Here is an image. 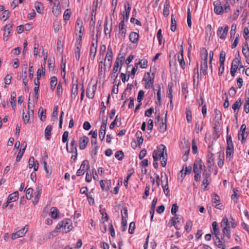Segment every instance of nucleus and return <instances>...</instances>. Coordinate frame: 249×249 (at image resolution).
<instances>
[{
    "mask_svg": "<svg viewBox=\"0 0 249 249\" xmlns=\"http://www.w3.org/2000/svg\"><path fill=\"white\" fill-rule=\"evenodd\" d=\"M158 152L160 157L162 156L167 153L166 147L163 144H160L157 147Z\"/></svg>",
    "mask_w": 249,
    "mask_h": 249,
    "instance_id": "f3484780",
    "label": "nucleus"
},
{
    "mask_svg": "<svg viewBox=\"0 0 249 249\" xmlns=\"http://www.w3.org/2000/svg\"><path fill=\"white\" fill-rule=\"evenodd\" d=\"M135 136L137 138V141L138 145L139 146H140V145L142 144L143 141L142 132L140 131V130H138L135 134Z\"/></svg>",
    "mask_w": 249,
    "mask_h": 249,
    "instance_id": "aec40b11",
    "label": "nucleus"
},
{
    "mask_svg": "<svg viewBox=\"0 0 249 249\" xmlns=\"http://www.w3.org/2000/svg\"><path fill=\"white\" fill-rule=\"evenodd\" d=\"M40 112V119L42 121H44L46 118V109L44 110L42 107H40L39 109Z\"/></svg>",
    "mask_w": 249,
    "mask_h": 249,
    "instance_id": "72a5a7b5",
    "label": "nucleus"
},
{
    "mask_svg": "<svg viewBox=\"0 0 249 249\" xmlns=\"http://www.w3.org/2000/svg\"><path fill=\"white\" fill-rule=\"evenodd\" d=\"M100 185L103 191H107L111 187V180H101L100 181Z\"/></svg>",
    "mask_w": 249,
    "mask_h": 249,
    "instance_id": "1a4fd4ad",
    "label": "nucleus"
},
{
    "mask_svg": "<svg viewBox=\"0 0 249 249\" xmlns=\"http://www.w3.org/2000/svg\"><path fill=\"white\" fill-rule=\"evenodd\" d=\"M202 166V160L200 159H197L194 164L193 172L194 173L201 172L202 170L203 171Z\"/></svg>",
    "mask_w": 249,
    "mask_h": 249,
    "instance_id": "39448f33",
    "label": "nucleus"
},
{
    "mask_svg": "<svg viewBox=\"0 0 249 249\" xmlns=\"http://www.w3.org/2000/svg\"><path fill=\"white\" fill-rule=\"evenodd\" d=\"M63 93V88L61 82H59L56 88V94L58 97L62 96Z\"/></svg>",
    "mask_w": 249,
    "mask_h": 249,
    "instance_id": "c756f323",
    "label": "nucleus"
},
{
    "mask_svg": "<svg viewBox=\"0 0 249 249\" xmlns=\"http://www.w3.org/2000/svg\"><path fill=\"white\" fill-rule=\"evenodd\" d=\"M121 216L122 218H127L128 217L127 209L126 207H124L121 210Z\"/></svg>",
    "mask_w": 249,
    "mask_h": 249,
    "instance_id": "bf43d9fd",
    "label": "nucleus"
},
{
    "mask_svg": "<svg viewBox=\"0 0 249 249\" xmlns=\"http://www.w3.org/2000/svg\"><path fill=\"white\" fill-rule=\"evenodd\" d=\"M201 61H207L208 52L205 48H202L200 50Z\"/></svg>",
    "mask_w": 249,
    "mask_h": 249,
    "instance_id": "4be33fe9",
    "label": "nucleus"
},
{
    "mask_svg": "<svg viewBox=\"0 0 249 249\" xmlns=\"http://www.w3.org/2000/svg\"><path fill=\"white\" fill-rule=\"evenodd\" d=\"M169 1L165 0L163 8V15L165 17H167L169 14Z\"/></svg>",
    "mask_w": 249,
    "mask_h": 249,
    "instance_id": "393cba45",
    "label": "nucleus"
},
{
    "mask_svg": "<svg viewBox=\"0 0 249 249\" xmlns=\"http://www.w3.org/2000/svg\"><path fill=\"white\" fill-rule=\"evenodd\" d=\"M135 229V224L134 222H132L130 223L129 229H128V232L130 234H132L134 232V231Z\"/></svg>",
    "mask_w": 249,
    "mask_h": 249,
    "instance_id": "774afa93",
    "label": "nucleus"
},
{
    "mask_svg": "<svg viewBox=\"0 0 249 249\" xmlns=\"http://www.w3.org/2000/svg\"><path fill=\"white\" fill-rule=\"evenodd\" d=\"M166 122H167V113L165 115L164 122H163L162 120V122L161 123L160 126L159 128V131L160 132L164 133L167 129V125H166Z\"/></svg>",
    "mask_w": 249,
    "mask_h": 249,
    "instance_id": "dca6fc26",
    "label": "nucleus"
},
{
    "mask_svg": "<svg viewBox=\"0 0 249 249\" xmlns=\"http://www.w3.org/2000/svg\"><path fill=\"white\" fill-rule=\"evenodd\" d=\"M81 33L82 32H79V34H76V36H77V39L75 43V46H82L81 42L83 35Z\"/></svg>",
    "mask_w": 249,
    "mask_h": 249,
    "instance_id": "bb28decb",
    "label": "nucleus"
},
{
    "mask_svg": "<svg viewBox=\"0 0 249 249\" xmlns=\"http://www.w3.org/2000/svg\"><path fill=\"white\" fill-rule=\"evenodd\" d=\"M179 215H175L169 221L168 224L170 227L174 226L177 230H179V228L176 226L177 222H178Z\"/></svg>",
    "mask_w": 249,
    "mask_h": 249,
    "instance_id": "2eb2a0df",
    "label": "nucleus"
},
{
    "mask_svg": "<svg viewBox=\"0 0 249 249\" xmlns=\"http://www.w3.org/2000/svg\"><path fill=\"white\" fill-rule=\"evenodd\" d=\"M81 47L75 46V58L77 60H79L80 56V49Z\"/></svg>",
    "mask_w": 249,
    "mask_h": 249,
    "instance_id": "603ef678",
    "label": "nucleus"
},
{
    "mask_svg": "<svg viewBox=\"0 0 249 249\" xmlns=\"http://www.w3.org/2000/svg\"><path fill=\"white\" fill-rule=\"evenodd\" d=\"M71 16V12L69 9H67L65 11L63 18L65 20H69Z\"/></svg>",
    "mask_w": 249,
    "mask_h": 249,
    "instance_id": "e2e57ef3",
    "label": "nucleus"
},
{
    "mask_svg": "<svg viewBox=\"0 0 249 249\" xmlns=\"http://www.w3.org/2000/svg\"><path fill=\"white\" fill-rule=\"evenodd\" d=\"M42 186H38L36 189V192L35 193V197L33 201L34 204H36L38 202L39 198L40 196Z\"/></svg>",
    "mask_w": 249,
    "mask_h": 249,
    "instance_id": "ddd939ff",
    "label": "nucleus"
},
{
    "mask_svg": "<svg viewBox=\"0 0 249 249\" xmlns=\"http://www.w3.org/2000/svg\"><path fill=\"white\" fill-rule=\"evenodd\" d=\"M25 151L24 149H20L16 158V161L18 162L21 160Z\"/></svg>",
    "mask_w": 249,
    "mask_h": 249,
    "instance_id": "69168bd1",
    "label": "nucleus"
},
{
    "mask_svg": "<svg viewBox=\"0 0 249 249\" xmlns=\"http://www.w3.org/2000/svg\"><path fill=\"white\" fill-rule=\"evenodd\" d=\"M241 105H242L241 100V99H239L232 105V108L234 110V112H235L236 110H238L240 108Z\"/></svg>",
    "mask_w": 249,
    "mask_h": 249,
    "instance_id": "cd10ccee",
    "label": "nucleus"
},
{
    "mask_svg": "<svg viewBox=\"0 0 249 249\" xmlns=\"http://www.w3.org/2000/svg\"><path fill=\"white\" fill-rule=\"evenodd\" d=\"M52 130V127L50 125H47L45 128V137L47 140H49L51 138Z\"/></svg>",
    "mask_w": 249,
    "mask_h": 249,
    "instance_id": "412c9836",
    "label": "nucleus"
},
{
    "mask_svg": "<svg viewBox=\"0 0 249 249\" xmlns=\"http://www.w3.org/2000/svg\"><path fill=\"white\" fill-rule=\"evenodd\" d=\"M202 177L203 178L202 185H204V190H206L207 186L209 185L211 181V172L207 171L206 169L203 170Z\"/></svg>",
    "mask_w": 249,
    "mask_h": 249,
    "instance_id": "7ed1b4c3",
    "label": "nucleus"
},
{
    "mask_svg": "<svg viewBox=\"0 0 249 249\" xmlns=\"http://www.w3.org/2000/svg\"><path fill=\"white\" fill-rule=\"evenodd\" d=\"M97 46V39L93 38V40H92L90 49V57L92 60H93L95 57Z\"/></svg>",
    "mask_w": 249,
    "mask_h": 249,
    "instance_id": "20e7f679",
    "label": "nucleus"
},
{
    "mask_svg": "<svg viewBox=\"0 0 249 249\" xmlns=\"http://www.w3.org/2000/svg\"><path fill=\"white\" fill-rule=\"evenodd\" d=\"M240 63V60L234 59L232 62L231 68H234L235 69H237Z\"/></svg>",
    "mask_w": 249,
    "mask_h": 249,
    "instance_id": "864d4df0",
    "label": "nucleus"
},
{
    "mask_svg": "<svg viewBox=\"0 0 249 249\" xmlns=\"http://www.w3.org/2000/svg\"><path fill=\"white\" fill-rule=\"evenodd\" d=\"M131 4L129 3V2L126 1L124 3V8H125V15H124V14L122 15L123 16V19H122L121 22L119 24V28L120 30H123L124 29V21H127L130 12L131 10Z\"/></svg>",
    "mask_w": 249,
    "mask_h": 249,
    "instance_id": "f03ea898",
    "label": "nucleus"
},
{
    "mask_svg": "<svg viewBox=\"0 0 249 249\" xmlns=\"http://www.w3.org/2000/svg\"><path fill=\"white\" fill-rule=\"evenodd\" d=\"M185 171L184 172V176L187 174H190L191 172L192 171V167L191 166H188L187 167L186 165L183 166L182 169L181 170V172L182 173V177H183V171Z\"/></svg>",
    "mask_w": 249,
    "mask_h": 249,
    "instance_id": "f704fd0d",
    "label": "nucleus"
},
{
    "mask_svg": "<svg viewBox=\"0 0 249 249\" xmlns=\"http://www.w3.org/2000/svg\"><path fill=\"white\" fill-rule=\"evenodd\" d=\"M57 84V78L55 76H53L51 78L50 80V87L51 89L53 90Z\"/></svg>",
    "mask_w": 249,
    "mask_h": 249,
    "instance_id": "c85d7f7f",
    "label": "nucleus"
},
{
    "mask_svg": "<svg viewBox=\"0 0 249 249\" xmlns=\"http://www.w3.org/2000/svg\"><path fill=\"white\" fill-rule=\"evenodd\" d=\"M173 15H172L171 23V31H175L176 30V22L175 18H173Z\"/></svg>",
    "mask_w": 249,
    "mask_h": 249,
    "instance_id": "a18cd8bd",
    "label": "nucleus"
},
{
    "mask_svg": "<svg viewBox=\"0 0 249 249\" xmlns=\"http://www.w3.org/2000/svg\"><path fill=\"white\" fill-rule=\"evenodd\" d=\"M237 192H238L237 190L234 189L233 190L234 193H233V194H232L231 195V198H232V199H233V201L235 203L237 202V201H238V199L239 198V196L238 195Z\"/></svg>",
    "mask_w": 249,
    "mask_h": 249,
    "instance_id": "3c124183",
    "label": "nucleus"
},
{
    "mask_svg": "<svg viewBox=\"0 0 249 249\" xmlns=\"http://www.w3.org/2000/svg\"><path fill=\"white\" fill-rule=\"evenodd\" d=\"M63 42L61 39H58L57 42V50L61 53L63 52Z\"/></svg>",
    "mask_w": 249,
    "mask_h": 249,
    "instance_id": "2f4dec72",
    "label": "nucleus"
},
{
    "mask_svg": "<svg viewBox=\"0 0 249 249\" xmlns=\"http://www.w3.org/2000/svg\"><path fill=\"white\" fill-rule=\"evenodd\" d=\"M57 209L55 207H52L51 209L50 215L53 218H56L57 217Z\"/></svg>",
    "mask_w": 249,
    "mask_h": 249,
    "instance_id": "37998d69",
    "label": "nucleus"
},
{
    "mask_svg": "<svg viewBox=\"0 0 249 249\" xmlns=\"http://www.w3.org/2000/svg\"><path fill=\"white\" fill-rule=\"evenodd\" d=\"M224 153L222 154H219L218 156V166L219 167L221 168L224 164Z\"/></svg>",
    "mask_w": 249,
    "mask_h": 249,
    "instance_id": "e433bc0d",
    "label": "nucleus"
},
{
    "mask_svg": "<svg viewBox=\"0 0 249 249\" xmlns=\"http://www.w3.org/2000/svg\"><path fill=\"white\" fill-rule=\"evenodd\" d=\"M221 226L223 228H230L228 219L226 217L223 218L221 223Z\"/></svg>",
    "mask_w": 249,
    "mask_h": 249,
    "instance_id": "473e14b6",
    "label": "nucleus"
},
{
    "mask_svg": "<svg viewBox=\"0 0 249 249\" xmlns=\"http://www.w3.org/2000/svg\"><path fill=\"white\" fill-rule=\"evenodd\" d=\"M27 230H28V227L26 225L23 229H21L20 230L18 231L17 232H18V234L21 237H23L25 235V234L26 233Z\"/></svg>",
    "mask_w": 249,
    "mask_h": 249,
    "instance_id": "8fccbe9b",
    "label": "nucleus"
},
{
    "mask_svg": "<svg viewBox=\"0 0 249 249\" xmlns=\"http://www.w3.org/2000/svg\"><path fill=\"white\" fill-rule=\"evenodd\" d=\"M162 187L163 189V191L165 194V195L168 196L170 195V191L169 189V186H168V182H167V181L166 182L165 185H162Z\"/></svg>",
    "mask_w": 249,
    "mask_h": 249,
    "instance_id": "c9c22d12",
    "label": "nucleus"
},
{
    "mask_svg": "<svg viewBox=\"0 0 249 249\" xmlns=\"http://www.w3.org/2000/svg\"><path fill=\"white\" fill-rule=\"evenodd\" d=\"M33 190L31 188H28L26 191V197L28 200L31 198L32 194H33Z\"/></svg>",
    "mask_w": 249,
    "mask_h": 249,
    "instance_id": "4d7b16f0",
    "label": "nucleus"
},
{
    "mask_svg": "<svg viewBox=\"0 0 249 249\" xmlns=\"http://www.w3.org/2000/svg\"><path fill=\"white\" fill-rule=\"evenodd\" d=\"M148 61L147 59L145 58H143L140 60L138 63H136V65L138 66L140 65V67L142 69H145L148 66Z\"/></svg>",
    "mask_w": 249,
    "mask_h": 249,
    "instance_id": "a878e982",
    "label": "nucleus"
},
{
    "mask_svg": "<svg viewBox=\"0 0 249 249\" xmlns=\"http://www.w3.org/2000/svg\"><path fill=\"white\" fill-rule=\"evenodd\" d=\"M72 228V222L70 219H66L57 225L54 231H62L67 233L71 230Z\"/></svg>",
    "mask_w": 249,
    "mask_h": 249,
    "instance_id": "f257e3e1",
    "label": "nucleus"
},
{
    "mask_svg": "<svg viewBox=\"0 0 249 249\" xmlns=\"http://www.w3.org/2000/svg\"><path fill=\"white\" fill-rule=\"evenodd\" d=\"M208 62L207 61H201L200 65V75H207Z\"/></svg>",
    "mask_w": 249,
    "mask_h": 249,
    "instance_id": "9b49d317",
    "label": "nucleus"
},
{
    "mask_svg": "<svg viewBox=\"0 0 249 249\" xmlns=\"http://www.w3.org/2000/svg\"><path fill=\"white\" fill-rule=\"evenodd\" d=\"M234 153V150H226V159L227 160H230L231 157L233 156Z\"/></svg>",
    "mask_w": 249,
    "mask_h": 249,
    "instance_id": "338daca9",
    "label": "nucleus"
},
{
    "mask_svg": "<svg viewBox=\"0 0 249 249\" xmlns=\"http://www.w3.org/2000/svg\"><path fill=\"white\" fill-rule=\"evenodd\" d=\"M16 92L13 91L11 95V102L10 104L12 107L14 108L16 106Z\"/></svg>",
    "mask_w": 249,
    "mask_h": 249,
    "instance_id": "7c9ffc66",
    "label": "nucleus"
},
{
    "mask_svg": "<svg viewBox=\"0 0 249 249\" xmlns=\"http://www.w3.org/2000/svg\"><path fill=\"white\" fill-rule=\"evenodd\" d=\"M212 227L213 230L214 234L215 235H218V233L219 232L218 229L217 228V222L215 221H214L212 223Z\"/></svg>",
    "mask_w": 249,
    "mask_h": 249,
    "instance_id": "6e6d98bb",
    "label": "nucleus"
},
{
    "mask_svg": "<svg viewBox=\"0 0 249 249\" xmlns=\"http://www.w3.org/2000/svg\"><path fill=\"white\" fill-rule=\"evenodd\" d=\"M35 8L36 9V11L38 13H41L43 10V7L42 4L40 2H37L35 5Z\"/></svg>",
    "mask_w": 249,
    "mask_h": 249,
    "instance_id": "5fc2aeb1",
    "label": "nucleus"
},
{
    "mask_svg": "<svg viewBox=\"0 0 249 249\" xmlns=\"http://www.w3.org/2000/svg\"><path fill=\"white\" fill-rule=\"evenodd\" d=\"M192 226V223L191 221H188L186 223V225L185 226V229L187 232H189L191 230Z\"/></svg>",
    "mask_w": 249,
    "mask_h": 249,
    "instance_id": "13d9d810",
    "label": "nucleus"
},
{
    "mask_svg": "<svg viewBox=\"0 0 249 249\" xmlns=\"http://www.w3.org/2000/svg\"><path fill=\"white\" fill-rule=\"evenodd\" d=\"M147 75H148V79L143 78V80H144L146 83L144 85V88L146 89H149L150 88L151 86H152L154 84V77H150V73L147 72Z\"/></svg>",
    "mask_w": 249,
    "mask_h": 249,
    "instance_id": "f8f14e48",
    "label": "nucleus"
},
{
    "mask_svg": "<svg viewBox=\"0 0 249 249\" xmlns=\"http://www.w3.org/2000/svg\"><path fill=\"white\" fill-rule=\"evenodd\" d=\"M186 120L188 123L192 121V112L190 108H187L186 109Z\"/></svg>",
    "mask_w": 249,
    "mask_h": 249,
    "instance_id": "ea45409f",
    "label": "nucleus"
},
{
    "mask_svg": "<svg viewBox=\"0 0 249 249\" xmlns=\"http://www.w3.org/2000/svg\"><path fill=\"white\" fill-rule=\"evenodd\" d=\"M213 4L214 6V12L217 15H221L224 12L223 6L220 2L218 1H215L213 2Z\"/></svg>",
    "mask_w": 249,
    "mask_h": 249,
    "instance_id": "0eeeda50",
    "label": "nucleus"
},
{
    "mask_svg": "<svg viewBox=\"0 0 249 249\" xmlns=\"http://www.w3.org/2000/svg\"><path fill=\"white\" fill-rule=\"evenodd\" d=\"M18 198V192L16 191L11 194H10L7 198L8 202L10 203L13 202L17 201Z\"/></svg>",
    "mask_w": 249,
    "mask_h": 249,
    "instance_id": "4468645a",
    "label": "nucleus"
},
{
    "mask_svg": "<svg viewBox=\"0 0 249 249\" xmlns=\"http://www.w3.org/2000/svg\"><path fill=\"white\" fill-rule=\"evenodd\" d=\"M172 86L170 85V84H168V88L167 90V97L170 98V99H173V95H172Z\"/></svg>",
    "mask_w": 249,
    "mask_h": 249,
    "instance_id": "de8ad7c7",
    "label": "nucleus"
},
{
    "mask_svg": "<svg viewBox=\"0 0 249 249\" xmlns=\"http://www.w3.org/2000/svg\"><path fill=\"white\" fill-rule=\"evenodd\" d=\"M178 207L176 203L173 204L171 209V213L174 215H177L176 213L178 211Z\"/></svg>",
    "mask_w": 249,
    "mask_h": 249,
    "instance_id": "052dcab7",
    "label": "nucleus"
},
{
    "mask_svg": "<svg viewBox=\"0 0 249 249\" xmlns=\"http://www.w3.org/2000/svg\"><path fill=\"white\" fill-rule=\"evenodd\" d=\"M86 167L87 168V169L89 168V164L88 160H85L82 162L80 166V169H82V170L85 171Z\"/></svg>",
    "mask_w": 249,
    "mask_h": 249,
    "instance_id": "c03bdc74",
    "label": "nucleus"
},
{
    "mask_svg": "<svg viewBox=\"0 0 249 249\" xmlns=\"http://www.w3.org/2000/svg\"><path fill=\"white\" fill-rule=\"evenodd\" d=\"M207 162L209 170L210 171L214 164L213 154L211 151L208 152V154L207 156Z\"/></svg>",
    "mask_w": 249,
    "mask_h": 249,
    "instance_id": "9d476101",
    "label": "nucleus"
},
{
    "mask_svg": "<svg viewBox=\"0 0 249 249\" xmlns=\"http://www.w3.org/2000/svg\"><path fill=\"white\" fill-rule=\"evenodd\" d=\"M83 28V21L81 18H77L75 24V31H82Z\"/></svg>",
    "mask_w": 249,
    "mask_h": 249,
    "instance_id": "5701e85b",
    "label": "nucleus"
},
{
    "mask_svg": "<svg viewBox=\"0 0 249 249\" xmlns=\"http://www.w3.org/2000/svg\"><path fill=\"white\" fill-rule=\"evenodd\" d=\"M144 92L143 90H141L139 91L138 97H137V101L141 103L142 100L143 99Z\"/></svg>",
    "mask_w": 249,
    "mask_h": 249,
    "instance_id": "0e129e2a",
    "label": "nucleus"
},
{
    "mask_svg": "<svg viewBox=\"0 0 249 249\" xmlns=\"http://www.w3.org/2000/svg\"><path fill=\"white\" fill-rule=\"evenodd\" d=\"M127 228V219L126 218H122L121 222V231L124 232L125 231Z\"/></svg>",
    "mask_w": 249,
    "mask_h": 249,
    "instance_id": "4c0bfd02",
    "label": "nucleus"
},
{
    "mask_svg": "<svg viewBox=\"0 0 249 249\" xmlns=\"http://www.w3.org/2000/svg\"><path fill=\"white\" fill-rule=\"evenodd\" d=\"M115 157L119 160H122L124 157V152L122 150L117 151L115 154Z\"/></svg>",
    "mask_w": 249,
    "mask_h": 249,
    "instance_id": "58836bf2",
    "label": "nucleus"
},
{
    "mask_svg": "<svg viewBox=\"0 0 249 249\" xmlns=\"http://www.w3.org/2000/svg\"><path fill=\"white\" fill-rule=\"evenodd\" d=\"M139 35L137 32H131L129 35L130 40L132 43H136L138 41V40L139 39Z\"/></svg>",
    "mask_w": 249,
    "mask_h": 249,
    "instance_id": "a211bd4d",
    "label": "nucleus"
},
{
    "mask_svg": "<svg viewBox=\"0 0 249 249\" xmlns=\"http://www.w3.org/2000/svg\"><path fill=\"white\" fill-rule=\"evenodd\" d=\"M96 17H94V18L93 17L91 16V19L89 22V28L90 30H92V31L94 30V26L95 23Z\"/></svg>",
    "mask_w": 249,
    "mask_h": 249,
    "instance_id": "49530a36",
    "label": "nucleus"
},
{
    "mask_svg": "<svg viewBox=\"0 0 249 249\" xmlns=\"http://www.w3.org/2000/svg\"><path fill=\"white\" fill-rule=\"evenodd\" d=\"M18 30L21 31H29L32 30L33 27L30 24H26L18 26Z\"/></svg>",
    "mask_w": 249,
    "mask_h": 249,
    "instance_id": "6ab92c4d",
    "label": "nucleus"
},
{
    "mask_svg": "<svg viewBox=\"0 0 249 249\" xmlns=\"http://www.w3.org/2000/svg\"><path fill=\"white\" fill-rule=\"evenodd\" d=\"M66 150L69 153H76L77 152V142L73 139L70 143V149L68 147V143L66 144Z\"/></svg>",
    "mask_w": 249,
    "mask_h": 249,
    "instance_id": "423d86ee",
    "label": "nucleus"
},
{
    "mask_svg": "<svg viewBox=\"0 0 249 249\" xmlns=\"http://www.w3.org/2000/svg\"><path fill=\"white\" fill-rule=\"evenodd\" d=\"M89 142V139L86 136H83L79 139V148L84 150L86 148Z\"/></svg>",
    "mask_w": 249,
    "mask_h": 249,
    "instance_id": "6e6552de",
    "label": "nucleus"
},
{
    "mask_svg": "<svg viewBox=\"0 0 249 249\" xmlns=\"http://www.w3.org/2000/svg\"><path fill=\"white\" fill-rule=\"evenodd\" d=\"M107 59V61L108 62V69L109 70L111 66L112 60V54L107 53L105 60L106 61Z\"/></svg>",
    "mask_w": 249,
    "mask_h": 249,
    "instance_id": "79ce46f5",
    "label": "nucleus"
},
{
    "mask_svg": "<svg viewBox=\"0 0 249 249\" xmlns=\"http://www.w3.org/2000/svg\"><path fill=\"white\" fill-rule=\"evenodd\" d=\"M178 60L179 62L180 66L182 69L185 68V62L184 60L183 57L182 56H178Z\"/></svg>",
    "mask_w": 249,
    "mask_h": 249,
    "instance_id": "680f3d73",
    "label": "nucleus"
},
{
    "mask_svg": "<svg viewBox=\"0 0 249 249\" xmlns=\"http://www.w3.org/2000/svg\"><path fill=\"white\" fill-rule=\"evenodd\" d=\"M78 86L77 84H73L71 89V98L75 99L78 94Z\"/></svg>",
    "mask_w": 249,
    "mask_h": 249,
    "instance_id": "b1692460",
    "label": "nucleus"
},
{
    "mask_svg": "<svg viewBox=\"0 0 249 249\" xmlns=\"http://www.w3.org/2000/svg\"><path fill=\"white\" fill-rule=\"evenodd\" d=\"M106 129L103 128V130H102V128H100V130H99V137L101 141H103L104 140L105 135H106Z\"/></svg>",
    "mask_w": 249,
    "mask_h": 249,
    "instance_id": "09e8293b",
    "label": "nucleus"
},
{
    "mask_svg": "<svg viewBox=\"0 0 249 249\" xmlns=\"http://www.w3.org/2000/svg\"><path fill=\"white\" fill-rule=\"evenodd\" d=\"M126 73L127 74V76H126V74L124 73H121L120 74V77L121 78L122 80L124 83L127 81L129 80L130 77V71L126 72Z\"/></svg>",
    "mask_w": 249,
    "mask_h": 249,
    "instance_id": "a19ab883",
    "label": "nucleus"
}]
</instances>
